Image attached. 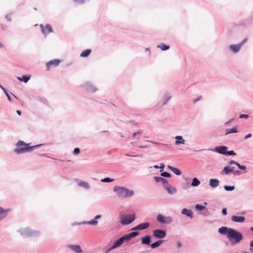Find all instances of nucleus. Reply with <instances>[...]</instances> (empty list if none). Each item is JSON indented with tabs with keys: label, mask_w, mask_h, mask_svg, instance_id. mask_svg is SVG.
<instances>
[{
	"label": "nucleus",
	"mask_w": 253,
	"mask_h": 253,
	"mask_svg": "<svg viewBox=\"0 0 253 253\" xmlns=\"http://www.w3.org/2000/svg\"><path fill=\"white\" fill-rule=\"evenodd\" d=\"M218 233L220 234L226 235L232 245L239 243L243 239L242 234L231 228L222 226L218 229Z\"/></svg>",
	"instance_id": "nucleus-1"
},
{
	"label": "nucleus",
	"mask_w": 253,
	"mask_h": 253,
	"mask_svg": "<svg viewBox=\"0 0 253 253\" xmlns=\"http://www.w3.org/2000/svg\"><path fill=\"white\" fill-rule=\"evenodd\" d=\"M43 144L36 145L33 146H29V144L22 140H19L16 143L17 148L14 150V152L17 154H23L26 152H31L34 148L43 145Z\"/></svg>",
	"instance_id": "nucleus-2"
},
{
	"label": "nucleus",
	"mask_w": 253,
	"mask_h": 253,
	"mask_svg": "<svg viewBox=\"0 0 253 253\" xmlns=\"http://www.w3.org/2000/svg\"><path fill=\"white\" fill-rule=\"evenodd\" d=\"M113 192H115L119 197L125 198L130 197L134 195V191L124 187L115 186L113 188Z\"/></svg>",
	"instance_id": "nucleus-3"
},
{
	"label": "nucleus",
	"mask_w": 253,
	"mask_h": 253,
	"mask_svg": "<svg viewBox=\"0 0 253 253\" xmlns=\"http://www.w3.org/2000/svg\"><path fill=\"white\" fill-rule=\"evenodd\" d=\"M18 231L21 235H24L26 237L36 236L40 235V231L32 230L29 227L20 229Z\"/></svg>",
	"instance_id": "nucleus-4"
},
{
	"label": "nucleus",
	"mask_w": 253,
	"mask_h": 253,
	"mask_svg": "<svg viewBox=\"0 0 253 253\" xmlns=\"http://www.w3.org/2000/svg\"><path fill=\"white\" fill-rule=\"evenodd\" d=\"M135 219L134 214L120 215V222L123 225H126L132 223Z\"/></svg>",
	"instance_id": "nucleus-5"
},
{
	"label": "nucleus",
	"mask_w": 253,
	"mask_h": 253,
	"mask_svg": "<svg viewBox=\"0 0 253 253\" xmlns=\"http://www.w3.org/2000/svg\"><path fill=\"white\" fill-rule=\"evenodd\" d=\"M157 221L161 224H168L172 222L173 218L171 216H165L162 214H159L157 216Z\"/></svg>",
	"instance_id": "nucleus-6"
},
{
	"label": "nucleus",
	"mask_w": 253,
	"mask_h": 253,
	"mask_svg": "<svg viewBox=\"0 0 253 253\" xmlns=\"http://www.w3.org/2000/svg\"><path fill=\"white\" fill-rule=\"evenodd\" d=\"M153 236L159 239L164 238L167 235L166 231L162 229H155L153 230Z\"/></svg>",
	"instance_id": "nucleus-7"
},
{
	"label": "nucleus",
	"mask_w": 253,
	"mask_h": 253,
	"mask_svg": "<svg viewBox=\"0 0 253 253\" xmlns=\"http://www.w3.org/2000/svg\"><path fill=\"white\" fill-rule=\"evenodd\" d=\"M101 217V215H97L94 217V219L88 221H83L82 222L75 223L73 225L90 224L92 225H96L98 223L97 219L100 218Z\"/></svg>",
	"instance_id": "nucleus-8"
},
{
	"label": "nucleus",
	"mask_w": 253,
	"mask_h": 253,
	"mask_svg": "<svg viewBox=\"0 0 253 253\" xmlns=\"http://www.w3.org/2000/svg\"><path fill=\"white\" fill-rule=\"evenodd\" d=\"M228 149V147L225 146H216L214 148L213 151L222 154V155H226V150Z\"/></svg>",
	"instance_id": "nucleus-9"
},
{
	"label": "nucleus",
	"mask_w": 253,
	"mask_h": 253,
	"mask_svg": "<svg viewBox=\"0 0 253 253\" xmlns=\"http://www.w3.org/2000/svg\"><path fill=\"white\" fill-rule=\"evenodd\" d=\"M40 26L41 27L42 33L45 35L53 32L52 28L50 25L47 24L45 27H44L41 24Z\"/></svg>",
	"instance_id": "nucleus-10"
},
{
	"label": "nucleus",
	"mask_w": 253,
	"mask_h": 253,
	"mask_svg": "<svg viewBox=\"0 0 253 253\" xmlns=\"http://www.w3.org/2000/svg\"><path fill=\"white\" fill-rule=\"evenodd\" d=\"M11 211L10 209H4L0 206V221L6 217L7 213Z\"/></svg>",
	"instance_id": "nucleus-11"
},
{
	"label": "nucleus",
	"mask_w": 253,
	"mask_h": 253,
	"mask_svg": "<svg viewBox=\"0 0 253 253\" xmlns=\"http://www.w3.org/2000/svg\"><path fill=\"white\" fill-rule=\"evenodd\" d=\"M60 63V60L59 59L51 60L46 64V67L47 70H49L51 65L57 66Z\"/></svg>",
	"instance_id": "nucleus-12"
},
{
	"label": "nucleus",
	"mask_w": 253,
	"mask_h": 253,
	"mask_svg": "<svg viewBox=\"0 0 253 253\" xmlns=\"http://www.w3.org/2000/svg\"><path fill=\"white\" fill-rule=\"evenodd\" d=\"M84 87L85 88V89L88 91H90L92 92H95L97 90V89L96 87L94 86L92 84L90 83H86L84 84Z\"/></svg>",
	"instance_id": "nucleus-13"
},
{
	"label": "nucleus",
	"mask_w": 253,
	"mask_h": 253,
	"mask_svg": "<svg viewBox=\"0 0 253 253\" xmlns=\"http://www.w3.org/2000/svg\"><path fill=\"white\" fill-rule=\"evenodd\" d=\"M241 48V45L239 44H231L229 46V48L230 50L233 51V53H238Z\"/></svg>",
	"instance_id": "nucleus-14"
},
{
	"label": "nucleus",
	"mask_w": 253,
	"mask_h": 253,
	"mask_svg": "<svg viewBox=\"0 0 253 253\" xmlns=\"http://www.w3.org/2000/svg\"><path fill=\"white\" fill-rule=\"evenodd\" d=\"M219 184V181L217 179L211 178L210 179L209 185L212 188L217 187Z\"/></svg>",
	"instance_id": "nucleus-15"
},
{
	"label": "nucleus",
	"mask_w": 253,
	"mask_h": 253,
	"mask_svg": "<svg viewBox=\"0 0 253 253\" xmlns=\"http://www.w3.org/2000/svg\"><path fill=\"white\" fill-rule=\"evenodd\" d=\"M234 167L226 166L224 168V169L221 170L220 174L221 175L223 174H228L230 172L233 171V169Z\"/></svg>",
	"instance_id": "nucleus-16"
},
{
	"label": "nucleus",
	"mask_w": 253,
	"mask_h": 253,
	"mask_svg": "<svg viewBox=\"0 0 253 253\" xmlns=\"http://www.w3.org/2000/svg\"><path fill=\"white\" fill-rule=\"evenodd\" d=\"M68 247L76 253H81L83 251L79 245H69Z\"/></svg>",
	"instance_id": "nucleus-17"
},
{
	"label": "nucleus",
	"mask_w": 253,
	"mask_h": 253,
	"mask_svg": "<svg viewBox=\"0 0 253 253\" xmlns=\"http://www.w3.org/2000/svg\"><path fill=\"white\" fill-rule=\"evenodd\" d=\"M231 219L232 221L239 223L243 222L245 220V218L244 216L237 215H233Z\"/></svg>",
	"instance_id": "nucleus-18"
},
{
	"label": "nucleus",
	"mask_w": 253,
	"mask_h": 253,
	"mask_svg": "<svg viewBox=\"0 0 253 253\" xmlns=\"http://www.w3.org/2000/svg\"><path fill=\"white\" fill-rule=\"evenodd\" d=\"M151 237L146 235L141 238V243L143 245H151Z\"/></svg>",
	"instance_id": "nucleus-19"
},
{
	"label": "nucleus",
	"mask_w": 253,
	"mask_h": 253,
	"mask_svg": "<svg viewBox=\"0 0 253 253\" xmlns=\"http://www.w3.org/2000/svg\"><path fill=\"white\" fill-rule=\"evenodd\" d=\"M182 214L185 215L186 216L189 217L191 218L193 217V211L191 210L187 209L184 208L181 211Z\"/></svg>",
	"instance_id": "nucleus-20"
},
{
	"label": "nucleus",
	"mask_w": 253,
	"mask_h": 253,
	"mask_svg": "<svg viewBox=\"0 0 253 253\" xmlns=\"http://www.w3.org/2000/svg\"><path fill=\"white\" fill-rule=\"evenodd\" d=\"M154 179L156 182H162L163 185L165 186L168 185V181L167 179L158 176H154Z\"/></svg>",
	"instance_id": "nucleus-21"
},
{
	"label": "nucleus",
	"mask_w": 253,
	"mask_h": 253,
	"mask_svg": "<svg viewBox=\"0 0 253 253\" xmlns=\"http://www.w3.org/2000/svg\"><path fill=\"white\" fill-rule=\"evenodd\" d=\"M167 185V187L166 188V189L169 194L172 195L176 192L177 190L175 187L169 184Z\"/></svg>",
	"instance_id": "nucleus-22"
},
{
	"label": "nucleus",
	"mask_w": 253,
	"mask_h": 253,
	"mask_svg": "<svg viewBox=\"0 0 253 253\" xmlns=\"http://www.w3.org/2000/svg\"><path fill=\"white\" fill-rule=\"evenodd\" d=\"M175 144L176 145H179L180 144H185V140L181 136H175Z\"/></svg>",
	"instance_id": "nucleus-23"
},
{
	"label": "nucleus",
	"mask_w": 253,
	"mask_h": 253,
	"mask_svg": "<svg viewBox=\"0 0 253 253\" xmlns=\"http://www.w3.org/2000/svg\"><path fill=\"white\" fill-rule=\"evenodd\" d=\"M164 240H158L150 245V247L152 249H156L159 247L163 242Z\"/></svg>",
	"instance_id": "nucleus-24"
},
{
	"label": "nucleus",
	"mask_w": 253,
	"mask_h": 253,
	"mask_svg": "<svg viewBox=\"0 0 253 253\" xmlns=\"http://www.w3.org/2000/svg\"><path fill=\"white\" fill-rule=\"evenodd\" d=\"M168 168L171 170L173 173H174L175 174L177 175H180L181 174V172L180 171V170L177 168H174L169 165L168 166Z\"/></svg>",
	"instance_id": "nucleus-25"
},
{
	"label": "nucleus",
	"mask_w": 253,
	"mask_h": 253,
	"mask_svg": "<svg viewBox=\"0 0 253 253\" xmlns=\"http://www.w3.org/2000/svg\"><path fill=\"white\" fill-rule=\"evenodd\" d=\"M164 96L165 97V100L161 104V106H163L166 105L171 97V95L168 92L166 93Z\"/></svg>",
	"instance_id": "nucleus-26"
},
{
	"label": "nucleus",
	"mask_w": 253,
	"mask_h": 253,
	"mask_svg": "<svg viewBox=\"0 0 253 253\" xmlns=\"http://www.w3.org/2000/svg\"><path fill=\"white\" fill-rule=\"evenodd\" d=\"M237 132H238L237 126H234L233 127L231 128H227L225 130V135Z\"/></svg>",
	"instance_id": "nucleus-27"
},
{
	"label": "nucleus",
	"mask_w": 253,
	"mask_h": 253,
	"mask_svg": "<svg viewBox=\"0 0 253 253\" xmlns=\"http://www.w3.org/2000/svg\"><path fill=\"white\" fill-rule=\"evenodd\" d=\"M78 185L79 186L84 187V189H85L86 190L90 189V186H89V184L86 182L80 181L78 182Z\"/></svg>",
	"instance_id": "nucleus-28"
},
{
	"label": "nucleus",
	"mask_w": 253,
	"mask_h": 253,
	"mask_svg": "<svg viewBox=\"0 0 253 253\" xmlns=\"http://www.w3.org/2000/svg\"><path fill=\"white\" fill-rule=\"evenodd\" d=\"M150 226V223L146 222L139 224L140 230H143L148 228Z\"/></svg>",
	"instance_id": "nucleus-29"
},
{
	"label": "nucleus",
	"mask_w": 253,
	"mask_h": 253,
	"mask_svg": "<svg viewBox=\"0 0 253 253\" xmlns=\"http://www.w3.org/2000/svg\"><path fill=\"white\" fill-rule=\"evenodd\" d=\"M18 80L21 82H23L24 83H27L30 79V76L28 75L23 76L22 77H18L17 78Z\"/></svg>",
	"instance_id": "nucleus-30"
},
{
	"label": "nucleus",
	"mask_w": 253,
	"mask_h": 253,
	"mask_svg": "<svg viewBox=\"0 0 253 253\" xmlns=\"http://www.w3.org/2000/svg\"><path fill=\"white\" fill-rule=\"evenodd\" d=\"M200 181L196 177L193 178L192 181L191 183V186L193 187H196L200 185Z\"/></svg>",
	"instance_id": "nucleus-31"
},
{
	"label": "nucleus",
	"mask_w": 253,
	"mask_h": 253,
	"mask_svg": "<svg viewBox=\"0 0 253 253\" xmlns=\"http://www.w3.org/2000/svg\"><path fill=\"white\" fill-rule=\"evenodd\" d=\"M124 243L123 240L122 238H120L118 240H117L115 243H114V247L117 248L120 247Z\"/></svg>",
	"instance_id": "nucleus-32"
},
{
	"label": "nucleus",
	"mask_w": 253,
	"mask_h": 253,
	"mask_svg": "<svg viewBox=\"0 0 253 253\" xmlns=\"http://www.w3.org/2000/svg\"><path fill=\"white\" fill-rule=\"evenodd\" d=\"M91 52V49H86L85 50H84L82 52L80 56L81 57H87L89 55V54Z\"/></svg>",
	"instance_id": "nucleus-33"
},
{
	"label": "nucleus",
	"mask_w": 253,
	"mask_h": 253,
	"mask_svg": "<svg viewBox=\"0 0 253 253\" xmlns=\"http://www.w3.org/2000/svg\"><path fill=\"white\" fill-rule=\"evenodd\" d=\"M157 47L161 48L162 50H166L169 48V45H166L164 43H162L157 45Z\"/></svg>",
	"instance_id": "nucleus-34"
},
{
	"label": "nucleus",
	"mask_w": 253,
	"mask_h": 253,
	"mask_svg": "<svg viewBox=\"0 0 253 253\" xmlns=\"http://www.w3.org/2000/svg\"><path fill=\"white\" fill-rule=\"evenodd\" d=\"M224 188L227 191H231L235 189V186H234L224 185Z\"/></svg>",
	"instance_id": "nucleus-35"
},
{
	"label": "nucleus",
	"mask_w": 253,
	"mask_h": 253,
	"mask_svg": "<svg viewBox=\"0 0 253 253\" xmlns=\"http://www.w3.org/2000/svg\"><path fill=\"white\" fill-rule=\"evenodd\" d=\"M114 180V179H111L109 177H106V178H105L103 179H101L100 181H101V182H103V183H106V182L107 183V182H113Z\"/></svg>",
	"instance_id": "nucleus-36"
},
{
	"label": "nucleus",
	"mask_w": 253,
	"mask_h": 253,
	"mask_svg": "<svg viewBox=\"0 0 253 253\" xmlns=\"http://www.w3.org/2000/svg\"><path fill=\"white\" fill-rule=\"evenodd\" d=\"M205 208H206L205 206H203V205H199V204H197V205L195 206V209H196L197 211H203V210H204Z\"/></svg>",
	"instance_id": "nucleus-37"
},
{
	"label": "nucleus",
	"mask_w": 253,
	"mask_h": 253,
	"mask_svg": "<svg viewBox=\"0 0 253 253\" xmlns=\"http://www.w3.org/2000/svg\"><path fill=\"white\" fill-rule=\"evenodd\" d=\"M139 233L138 231L135 232H132L128 234L129 236L130 237V238L135 237L139 235Z\"/></svg>",
	"instance_id": "nucleus-38"
},
{
	"label": "nucleus",
	"mask_w": 253,
	"mask_h": 253,
	"mask_svg": "<svg viewBox=\"0 0 253 253\" xmlns=\"http://www.w3.org/2000/svg\"><path fill=\"white\" fill-rule=\"evenodd\" d=\"M122 240H123V242H124L125 241H129L131 238L129 236L128 234L123 235L121 237Z\"/></svg>",
	"instance_id": "nucleus-39"
},
{
	"label": "nucleus",
	"mask_w": 253,
	"mask_h": 253,
	"mask_svg": "<svg viewBox=\"0 0 253 253\" xmlns=\"http://www.w3.org/2000/svg\"><path fill=\"white\" fill-rule=\"evenodd\" d=\"M225 156H235L236 155V153L234 152L233 150L227 151L226 150V153Z\"/></svg>",
	"instance_id": "nucleus-40"
},
{
	"label": "nucleus",
	"mask_w": 253,
	"mask_h": 253,
	"mask_svg": "<svg viewBox=\"0 0 253 253\" xmlns=\"http://www.w3.org/2000/svg\"><path fill=\"white\" fill-rule=\"evenodd\" d=\"M161 175L162 176V177H171V175L168 172H161Z\"/></svg>",
	"instance_id": "nucleus-41"
},
{
	"label": "nucleus",
	"mask_w": 253,
	"mask_h": 253,
	"mask_svg": "<svg viewBox=\"0 0 253 253\" xmlns=\"http://www.w3.org/2000/svg\"><path fill=\"white\" fill-rule=\"evenodd\" d=\"M12 13L11 12V13H9L8 14H7L5 16V18H6V19L9 21V22H11L12 19H11V15H12Z\"/></svg>",
	"instance_id": "nucleus-42"
},
{
	"label": "nucleus",
	"mask_w": 253,
	"mask_h": 253,
	"mask_svg": "<svg viewBox=\"0 0 253 253\" xmlns=\"http://www.w3.org/2000/svg\"><path fill=\"white\" fill-rule=\"evenodd\" d=\"M237 167L238 168V169H239L241 170H245L247 169L246 166L241 165L239 163L238 165H237Z\"/></svg>",
	"instance_id": "nucleus-43"
},
{
	"label": "nucleus",
	"mask_w": 253,
	"mask_h": 253,
	"mask_svg": "<svg viewBox=\"0 0 253 253\" xmlns=\"http://www.w3.org/2000/svg\"><path fill=\"white\" fill-rule=\"evenodd\" d=\"M80 152V149L79 148H75L74 150L73 153L75 155H78Z\"/></svg>",
	"instance_id": "nucleus-44"
},
{
	"label": "nucleus",
	"mask_w": 253,
	"mask_h": 253,
	"mask_svg": "<svg viewBox=\"0 0 253 253\" xmlns=\"http://www.w3.org/2000/svg\"><path fill=\"white\" fill-rule=\"evenodd\" d=\"M114 249H116V248L114 247V245H113L111 247H110V248H108L107 249L105 252V253H108L109 252H110L112 250Z\"/></svg>",
	"instance_id": "nucleus-45"
},
{
	"label": "nucleus",
	"mask_w": 253,
	"mask_h": 253,
	"mask_svg": "<svg viewBox=\"0 0 253 253\" xmlns=\"http://www.w3.org/2000/svg\"><path fill=\"white\" fill-rule=\"evenodd\" d=\"M4 92L5 93V95H6L7 97V99H8V100L9 101H11V97L10 96L8 92H7V90H5V91H4Z\"/></svg>",
	"instance_id": "nucleus-46"
},
{
	"label": "nucleus",
	"mask_w": 253,
	"mask_h": 253,
	"mask_svg": "<svg viewBox=\"0 0 253 253\" xmlns=\"http://www.w3.org/2000/svg\"><path fill=\"white\" fill-rule=\"evenodd\" d=\"M229 164L230 165H235L237 166V165L239 164V163H238L236 161H235L234 160H230L228 162Z\"/></svg>",
	"instance_id": "nucleus-47"
},
{
	"label": "nucleus",
	"mask_w": 253,
	"mask_h": 253,
	"mask_svg": "<svg viewBox=\"0 0 253 253\" xmlns=\"http://www.w3.org/2000/svg\"><path fill=\"white\" fill-rule=\"evenodd\" d=\"M239 118L248 119L249 118V115L247 114H241L239 116Z\"/></svg>",
	"instance_id": "nucleus-48"
},
{
	"label": "nucleus",
	"mask_w": 253,
	"mask_h": 253,
	"mask_svg": "<svg viewBox=\"0 0 253 253\" xmlns=\"http://www.w3.org/2000/svg\"><path fill=\"white\" fill-rule=\"evenodd\" d=\"M247 40H248V39L247 38H245V39H244V40L242 42L239 43V44L241 45V47L247 41Z\"/></svg>",
	"instance_id": "nucleus-49"
},
{
	"label": "nucleus",
	"mask_w": 253,
	"mask_h": 253,
	"mask_svg": "<svg viewBox=\"0 0 253 253\" xmlns=\"http://www.w3.org/2000/svg\"><path fill=\"white\" fill-rule=\"evenodd\" d=\"M131 230H140L139 224L131 229Z\"/></svg>",
	"instance_id": "nucleus-50"
},
{
	"label": "nucleus",
	"mask_w": 253,
	"mask_h": 253,
	"mask_svg": "<svg viewBox=\"0 0 253 253\" xmlns=\"http://www.w3.org/2000/svg\"><path fill=\"white\" fill-rule=\"evenodd\" d=\"M165 164L164 163H161V166H159L160 169H161V170H160L161 172H162L163 170V169H164L165 168Z\"/></svg>",
	"instance_id": "nucleus-51"
},
{
	"label": "nucleus",
	"mask_w": 253,
	"mask_h": 253,
	"mask_svg": "<svg viewBox=\"0 0 253 253\" xmlns=\"http://www.w3.org/2000/svg\"><path fill=\"white\" fill-rule=\"evenodd\" d=\"M250 246H251V248L250 249V250L251 251V252H253V240H252L250 242Z\"/></svg>",
	"instance_id": "nucleus-52"
},
{
	"label": "nucleus",
	"mask_w": 253,
	"mask_h": 253,
	"mask_svg": "<svg viewBox=\"0 0 253 253\" xmlns=\"http://www.w3.org/2000/svg\"><path fill=\"white\" fill-rule=\"evenodd\" d=\"M222 213L223 215H225L227 214V209L226 208H223L222 210Z\"/></svg>",
	"instance_id": "nucleus-53"
},
{
	"label": "nucleus",
	"mask_w": 253,
	"mask_h": 253,
	"mask_svg": "<svg viewBox=\"0 0 253 253\" xmlns=\"http://www.w3.org/2000/svg\"><path fill=\"white\" fill-rule=\"evenodd\" d=\"M234 120V118H232L231 119H230L229 120H228L227 122H226L225 123V125H228L229 124H230Z\"/></svg>",
	"instance_id": "nucleus-54"
},
{
	"label": "nucleus",
	"mask_w": 253,
	"mask_h": 253,
	"mask_svg": "<svg viewBox=\"0 0 253 253\" xmlns=\"http://www.w3.org/2000/svg\"><path fill=\"white\" fill-rule=\"evenodd\" d=\"M252 136V134L251 133H249L248 134L246 135L245 137H244V139H248L250 137H251Z\"/></svg>",
	"instance_id": "nucleus-55"
},
{
	"label": "nucleus",
	"mask_w": 253,
	"mask_h": 253,
	"mask_svg": "<svg viewBox=\"0 0 253 253\" xmlns=\"http://www.w3.org/2000/svg\"><path fill=\"white\" fill-rule=\"evenodd\" d=\"M126 155L127 156H131V157H142V155H130L128 154H126Z\"/></svg>",
	"instance_id": "nucleus-56"
},
{
	"label": "nucleus",
	"mask_w": 253,
	"mask_h": 253,
	"mask_svg": "<svg viewBox=\"0 0 253 253\" xmlns=\"http://www.w3.org/2000/svg\"><path fill=\"white\" fill-rule=\"evenodd\" d=\"M233 173H234V174H237V175H239L241 174V173H242L241 171H239V170H235V171H233Z\"/></svg>",
	"instance_id": "nucleus-57"
},
{
	"label": "nucleus",
	"mask_w": 253,
	"mask_h": 253,
	"mask_svg": "<svg viewBox=\"0 0 253 253\" xmlns=\"http://www.w3.org/2000/svg\"><path fill=\"white\" fill-rule=\"evenodd\" d=\"M182 246V244L180 242H177V247L178 248H181Z\"/></svg>",
	"instance_id": "nucleus-58"
},
{
	"label": "nucleus",
	"mask_w": 253,
	"mask_h": 253,
	"mask_svg": "<svg viewBox=\"0 0 253 253\" xmlns=\"http://www.w3.org/2000/svg\"><path fill=\"white\" fill-rule=\"evenodd\" d=\"M75 1H78L80 3H83L84 2V0H75Z\"/></svg>",
	"instance_id": "nucleus-59"
},
{
	"label": "nucleus",
	"mask_w": 253,
	"mask_h": 253,
	"mask_svg": "<svg viewBox=\"0 0 253 253\" xmlns=\"http://www.w3.org/2000/svg\"><path fill=\"white\" fill-rule=\"evenodd\" d=\"M0 87L3 90V91H5V90L6 89L5 87H4L3 86H2L0 84Z\"/></svg>",
	"instance_id": "nucleus-60"
},
{
	"label": "nucleus",
	"mask_w": 253,
	"mask_h": 253,
	"mask_svg": "<svg viewBox=\"0 0 253 253\" xmlns=\"http://www.w3.org/2000/svg\"><path fill=\"white\" fill-rule=\"evenodd\" d=\"M201 96H200L198 98H197L195 100V102H197L198 101H199L200 100H201Z\"/></svg>",
	"instance_id": "nucleus-61"
},
{
	"label": "nucleus",
	"mask_w": 253,
	"mask_h": 253,
	"mask_svg": "<svg viewBox=\"0 0 253 253\" xmlns=\"http://www.w3.org/2000/svg\"><path fill=\"white\" fill-rule=\"evenodd\" d=\"M16 112L18 114V115H21V111L17 110Z\"/></svg>",
	"instance_id": "nucleus-62"
},
{
	"label": "nucleus",
	"mask_w": 253,
	"mask_h": 253,
	"mask_svg": "<svg viewBox=\"0 0 253 253\" xmlns=\"http://www.w3.org/2000/svg\"><path fill=\"white\" fill-rule=\"evenodd\" d=\"M139 147L140 148H146L147 147V146H139Z\"/></svg>",
	"instance_id": "nucleus-63"
},
{
	"label": "nucleus",
	"mask_w": 253,
	"mask_h": 253,
	"mask_svg": "<svg viewBox=\"0 0 253 253\" xmlns=\"http://www.w3.org/2000/svg\"><path fill=\"white\" fill-rule=\"evenodd\" d=\"M153 167H154V168L156 169H160L159 166H158V165H155V166H153Z\"/></svg>",
	"instance_id": "nucleus-64"
}]
</instances>
